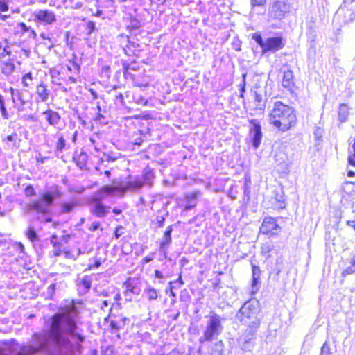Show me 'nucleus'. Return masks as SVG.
Here are the masks:
<instances>
[{
	"instance_id": "nucleus-1",
	"label": "nucleus",
	"mask_w": 355,
	"mask_h": 355,
	"mask_svg": "<svg viewBox=\"0 0 355 355\" xmlns=\"http://www.w3.org/2000/svg\"><path fill=\"white\" fill-rule=\"evenodd\" d=\"M78 311L74 305L67 306L49 319L46 331L35 333L26 344L15 340L0 341V355H74L69 336L80 343L85 337L77 326Z\"/></svg>"
},
{
	"instance_id": "nucleus-2",
	"label": "nucleus",
	"mask_w": 355,
	"mask_h": 355,
	"mask_svg": "<svg viewBox=\"0 0 355 355\" xmlns=\"http://www.w3.org/2000/svg\"><path fill=\"white\" fill-rule=\"evenodd\" d=\"M296 120L294 110L280 101L275 103L269 116L270 123L281 131L289 130L295 124Z\"/></svg>"
},
{
	"instance_id": "nucleus-3",
	"label": "nucleus",
	"mask_w": 355,
	"mask_h": 355,
	"mask_svg": "<svg viewBox=\"0 0 355 355\" xmlns=\"http://www.w3.org/2000/svg\"><path fill=\"white\" fill-rule=\"evenodd\" d=\"M259 303L256 299L245 302L237 312L236 317L240 322L248 327L249 333L252 335L260 325L259 314Z\"/></svg>"
},
{
	"instance_id": "nucleus-4",
	"label": "nucleus",
	"mask_w": 355,
	"mask_h": 355,
	"mask_svg": "<svg viewBox=\"0 0 355 355\" xmlns=\"http://www.w3.org/2000/svg\"><path fill=\"white\" fill-rule=\"evenodd\" d=\"M60 191L57 188L47 191L40 195L37 200L26 205L28 211H35L38 214H47L55 198L60 197Z\"/></svg>"
},
{
	"instance_id": "nucleus-5",
	"label": "nucleus",
	"mask_w": 355,
	"mask_h": 355,
	"mask_svg": "<svg viewBox=\"0 0 355 355\" xmlns=\"http://www.w3.org/2000/svg\"><path fill=\"white\" fill-rule=\"evenodd\" d=\"M116 191V187L106 185L100 189L93 198V204L90 209V212L98 218H104L109 212L110 207H106L102 200L107 196L112 195Z\"/></svg>"
},
{
	"instance_id": "nucleus-6",
	"label": "nucleus",
	"mask_w": 355,
	"mask_h": 355,
	"mask_svg": "<svg viewBox=\"0 0 355 355\" xmlns=\"http://www.w3.org/2000/svg\"><path fill=\"white\" fill-rule=\"evenodd\" d=\"M223 329L222 318L215 313H211L207 321L203 336L200 337L199 342L203 343L205 341L213 340L221 334Z\"/></svg>"
},
{
	"instance_id": "nucleus-7",
	"label": "nucleus",
	"mask_w": 355,
	"mask_h": 355,
	"mask_svg": "<svg viewBox=\"0 0 355 355\" xmlns=\"http://www.w3.org/2000/svg\"><path fill=\"white\" fill-rule=\"evenodd\" d=\"M252 39L261 48L263 54L267 52L275 53L282 49L285 46V42L282 36L270 37L263 40L259 33H254Z\"/></svg>"
},
{
	"instance_id": "nucleus-8",
	"label": "nucleus",
	"mask_w": 355,
	"mask_h": 355,
	"mask_svg": "<svg viewBox=\"0 0 355 355\" xmlns=\"http://www.w3.org/2000/svg\"><path fill=\"white\" fill-rule=\"evenodd\" d=\"M290 11V5L286 0H277L270 6L268 11L270 20H282Z\"/></svg>"
},
{
	"instance_id": "nucleus-9",
	"label": "nucleus",
	"mask_w": 355,
	"mask_h": 355,
	"mask_svg": "<svg viewBox=\"0 0 355 355\" xmlns=\"http://www.w3.org/2000/svg\"><path fill=\"white\" fill-rule=\"evenodd\" d=\"M35 21L44 25H51L56 21L54 12L49 10H39L33 14Z\"/></svg>"
},
{
	"instance_id": "nucleus-10",
	"label": "nucleus",
	"mask_w": 355,
	"mask_h": 355,
	"mask_svg": "<svg viewBox=\"0 0 355 355\" xmlns=\"http://www.w3.org/2000/svg\"><path fill=\"white\" fill-rule=\"evenodd\" d=\"M252 126L250 128V139L252 141V146L254 148H257L261 142L262 132L261 127L257 120L252 119L250 121Z\"/></svg>"
},
{
	"instance_id": "nucleus-11",
	"label": "nucleus",
	"mask_w": 355,
	"mask_h": 355,
	"mask_svg": "<svg viewBox=\"0 0 355 355\" xmlns=\"http://www.w3.org/2000/svg\"><path fill=\"white\" fill-rule=\"evenodd\" d=\"M280 227L277 225L275 218L266 217L264 218L260 227V231L264 234L274 235L279 231Z\"/></svg>"
},
{
	"instance_id": "nucleus-12",
	"label": "nucleus",
	"mask_w": 355,
	"mask_h": 355,
	"mask_svg": "<svg viewBox=\"0 0 355 355\" xmlns=\"http://www.w3.org/2000/svg\"><path fill=\"white\" fill-rule=\"evenodd\" d=\"M252 282L251 285V293L255 294L259 289V286L261 284L260 277H261V270L259 266L252 263Z\"/></svg>"
},
{
	"instance_id": "nucleus-13",
	"label": "nucleus",
	"mask_w": 355,
	"mask_h": 355,
	"mask_svg": "<svg viewBox=\"0 0 355 355\" xmlns=\"http://www.w3.org/2000/svg\"><path fill=\"white\" fill-rule=\"evenodd\" d=\"M282 86L290 92H293L295 88V81L293 72L291 69L284 71L282 78Z\"/></svg>"
},
{
	"instance_id": "nucleus-14",
	"label": "nucleus",
	"mask_w": 355,
	"mask_h": 355,
	"mask_svg": "<svg viewBox=\"0 0 355 355\" xmlns=\"http://www.w3.org/2000/svg\"><path fill=\"white\" fill-rule=\"evenodd\" d=\"M344 7L347 8L345 13L346 22H352L355 19V11H352L355 8V0H344Z\"/></svg>"
},
{
	"instance_id": "nucleus-15",
	"label": "nucleus",
	"mask_w": 355,
	"mask_h": 355,
	"mask_svg": "<svg viewBox=\"0 0 355 355\" xmlns=\"http://www.w3.org/2000/svg\"><path fill=\"white\" fill-rule=\"evenodd\" d=\"M173 231V227L171 225L167 227L166 230L164 232L162 241L160 243V250L162 252V253L166 257V248L170 245V244L172 242V238H171V233Z\"/></svg>"
},
{
	"instance_id": "nucleus-16",
	"label": "nucleus",
	"mask_w": 355,
	"mask_h": 355,
	"mask_svg": "<svg viewBox=\"0 0 355 355\" xmlns=\"http://www.w3.org/2000/svg\"><path fill=\"white\" fill-rule=\"evenodd\" d=\"M200 196L201 193L199 191H196L190 194L187 195L186 205L184 209L188 211L193 208L197 204L198 198Z\"/></svg>"
},
{
	"instance_id": "nucleus-17",
	"label": "nucleus",
	"mask_w": 355,
	"mask_h": 355,
	"mask_svg": "<svg viewBox=\"0 0 355 355\" xmlns=\"http://www.w3.org/2000/svg\"><path fill=\"white\" fill-rule=\"evenodd\" d=\"M43 114L46 115V120H47L49 124L51 125H56L60 122V116L55 111H53L51 110H48L43 112Z\"/></svg>"
},
{
	"instance_id": "nucleus-18",
	"label": "nucleus",
	"mask_w": 355,
	"mask_h": 355,
	"mask_svg": "<svg viewBox=\"0 0 355 355\" xmlns=\"http://www.w3.org/2000/svg\"><path fill=\"white\" fill-rule=\"evenodd\" d=\"M92 276H84L78 280L79 290L84 293L87 292L92 286Z\"/></svg>"
},
{
	"instance_id": "nucleus-19",
	"label": "nucleus",
	"mask_w": 355,
	"mask_h": 355,
	"mask_svg": "<svg viewBox=\"0 0 355 355\" xmlns=\"http://www.w3.org/2000/svg\"><path fill=\"white\" fill-rule=\"evenodd\" d=\"M144 184L142 180L137 177L134 180L128 182L123 188V191L139 190L141 189Z\"/></svg>"
},
{
	"instance_id": "nucleus-20",
	"label": "nucleus",
	"mask_w": 355,
	"mask_h": 355,
	"mask_svg": "<svg viewBox=\"0 0 355 355\" xmlns=\"http://www.w3.org/2000/svg\"><path fill=\"white\" fill-rule=\"evenodd\" d=\"M141 179L144 182V184H146L149 187H151L153 185V182L154 179V174L153 170L149 167L145 168L143 170L142 178Z\"/></svg>"
},
{
	"instance_id": "nucleus-21",
	"label": "nucleus",
	"mask_w": 355,
	"mask_h": 355,
	"mask_svg": "<svg viewBox=\"0 0 355 355\" xmlns=\"http://www.w3.org/2000/svg\"><path fill=\"white\" fill-rule=\"evenodd\" d=\"M36 94L42 102H46L49 96V91L44 83H40L36 88Z\"/></svg>"
},
{
	"instance_id": "nucleus-22",
	"label": "nucleus",
	"mask_w": 355,
	"mask_h": 355,
	"mask_svg": "<svg viewBox=\"0 0 355 355\" xmlns=\"http://www.w3.org/2000/svg\"><path fill=\"white\" fill-rule=\"evenodd\" d=\"M73 159L76 163V165L80 168L83 169L86 167L87 155L85 152H81L79 155H75Z\"/></svg>"
},
{
	"instance_id": "nucleus-23",
	"label": "nucleus",
	"mask_w": 355,
	"mask_h": 355,
	"mask_svg": "<svg viewBox=\"0 0 355 355\" xmlns=\"http://www.w3.org/2000/svg\"><path fill=\"white\" fill-rule=\"evenodd\" d=\"M349 115V107L346 104H341L338 108V119L341 122L347 121Z\"/></svg>"
},
{
	"instance_id": "nucleus-24",
	"label": "nucleus",
	"mask_w": 355,
	"mask_h": 355,
	"mask_svg": "<svg viewBox=\"0 0 355 355\" xmlns=\"http://www.w3.org/2000/svg\"><path fill=\"white\" fill-rule=\"evenodd\" d=\"M224 344L222 340L216 341L211 347V355H223Z\"/></svg>"
},
{
	"instance_id": "nucleus-25",
	"label": "nucleus",
	"mask_w": 355,
	"mask_h": 355,
	"mask_svg": "<svg viewBox=\"0 0 355 355\" xmlns=\"http://www.w3.org/2000/svg\"><path fill=\"white\" fill-rule=\"evenodd\" d=\"M144 294L146 295L148 300H155L158 297V291L153 287H147L144 291Z\"/></svg>"
},
{
	"instance_id": "nucleus-26",
	"label": "nucleus",
	"mask_w": 355,
	"mask_h": 355,
	"mask_svg": "<svg viewBox=\"0 0 355 355\" xmlns=\"http://www.w3.org/2000/svg\"><path fill=\"white\" fill-rule=\"evenodd\" d=\"M140 293V289L133 285L130 283L126 284V290L125 291V296L126 297H129L130 299L131 294H136L139 295Z\"/></svg>"
},
{
	"instance_id": "nucleus-27",
	"label": "nucleus",
	"mask_w": 355,
	"mask_h": 355,
	"mask_svg": "<svg viewBox=\"0 0 355 355\" xmlns=\"http://www.w3.org/2000/svg\"><path fill=\"white\" fill-rule=\"evenodd\" d=\"M17 137V134L16 132H14L10 135H8L6 138L3 139V141L6 142V144L9 147H17L16 141Z\"/></svg>"
},
{
	"instance_id": "nucleus-28",
	"label": "nucleus",
	"mask_w": 355,
	"mask_h": 355,
	"mask_svg": "<svg viewBox=\"0 0 355 355\" xmlns=\"http://www.w3.org/2000/svg\"><path fill=\"white\" fill-rule=\"evenodd\" d=\"M275 159L277 164L279 165H283L284 166H287L286 163L287 157L283 152L276 153L275 155Z\"/></svg>"
},
{
	"instance_id": "nucleus-29",
	"label": "nucleus",
	"mask_w": 355,
	"mask_h": 355,
	"mask_svg": "<svg viewBox=\"0 0 355 355\" xmlns=\"http://www.w3.org/2000/svg\"><path fill=\"white\" fill-rule=\"evenodd\" d=\"M254 101L257 103L256 108L260 110H263L265 108V103L261 94H258L257 92H254Z\"/></svg>"
},
{
	"instance_id": "nucleus-30",
	"label": "nucleus",
	"mask_w": 355,
	"mask_h": 355,
	"mask_svg": "<svg viewBox=\"0 0 355 355\" xmlns=\"http://www.w3.org/2000/svg\"><path fill=\"white\" fill-rule=\"evenodd\" d=\"M350 263L351 265L343 271V277H345L348 275H351L355 272V255L352 259Z\"/></svg>"
},
{
	"instance_id": "nucleus-31",
	"label": "nucleus",
	"mask_w": 355,
	"mask_h": 355,
	"mask_svg": "<svg viewBox=\"0 0 355 355\" xmlns=\"http://www.w3.org/2000/svg\"><path fill=\"white\" fill-rule=\"evenodd\" d=\"M348 162L352 166H355V138L352 148L349 150Z\"/></svg>"
},
{
	"instance_id": "nucleus-32",
	"label": "nucleus",
	"mask_w": 355,
	"mask_h": 355,
	"mask_svg": "<svg viewBox=\"0 0 355 355\" xmlns=\"http://www.w3.org/2000/svg\"><path fill=\"white\" fill-rule=\"evenodd\" d=\"M26 234L31 241H35L37 239V234L35 230L31 226L28 227Z\"/></svg>"
},
{
	"instance_id": "nucleus-33",
	"label": "nucleus",
	"mask_w": 355,
	"mask_h": 355,
	"mask_svg": "<svg viewBox=\"0 0 355 355\" xmlns=\"http://www.w3.org/2000/svg\"><path fill=\"white\" fill-rule=\"evenodd\" d=\"M312 23H314L312 20H311L310 24L309 25V31L307 34L309 35V38L311 42H314L316 38L315 30L314 29Z\"/></svg>"
},
{
	"instance_id": "nucleus-34",
	"label": "nucleus",
	"mask_w": 355,
	"mask_h": 355,
	"mask_svg": "<svg viewBox=\"0 0 355 355\" xmlns=\"http://www.w3.org/2000/svg\"><path fill=\"white\" fill-rule=\"evenodd\" d=\"M75 205L71 202H64L61 205L62 213H69L71 212Z\"/></svg>"
},
{
	"instance_id": "nucleus-35",
	"label": "nucleus",
	"mask_w": 355,
	"mask_h": 355,
	"mask_svg": "<svg viewBox=\"0 0 355 355\" xmlns=\"http://www.w3.org/2000/svg\"><path fill=\"white\" fill-rule=\"evenodd\" d=\"M15 66L14 64L10 62H7L5 64L4 67L3 68V73L5 74H10L15 71Z\"/></svg>"
},
{
	"instance_id": "nucleus-36",
	"label": "nucleus",
	"mask_w": 355,
	"mask_h": 355,
	"mask_svg": "<svg viewBox=\"0 0 355 355\" xmlns=\"http://www.w3.org/2000/svg\"><path fill=\"white\" fill-rule=\"evenodd\" d=\"M250 339L251 338L247 339L246 338H241V341L243 342V344L241 345V349L243 350L250 351L251 349L250 341Z\"/></svg>"
},
{
	"instance_id": "nucleus-37",
	"label": "nucleus",
	"mask_w": 355,
	"mask_h": 355,
	"mask_svg": "<svg viewBox=\"0 0 355 355\" xmlns=\"http://www.w3.org/2000/svg\"><path fill=\"white\" fill-rule=\"evenodd\" d=\"M96 30L95 23L93 21H89L86 24L87 35H92Z\"/></svg>"
},
{
	"instance_id": "nucleus-38",
	"label": "nucleus",
	"mask_w": 355,
	"mask_h": 355,
	"mask_svg": "<svg viewBox=\"0 0 355 355\" xmlns=\"http://www.w3.org/2000/svg\"><path fill=\"white\" fill-rule=\"evenodd\" d=\"M350 187H352L350 191H355V182L347 181L345 182L343 186V189L345 192H348V190L350 189Z\"/></svg>"
},
{
	"instance_id": "nucleus-39",
	"label": "nucleus",
	"mask_w": 355,
	"mask_h": 355,
	"mask_svg": "<svg viewBox=\"0 0 355 355\" xmlns=\"http://www.w3.org/2000/svg\"><path fill=\"white\" fill-rule=\"evenodd\" d=\"M32 80V73L31 72L26 73L22 78V83L24 87H28Z\"/></svg>"
},
{
	"instance_id": "nucleus-40",
	"label": "nucleus",
	"mask_w": 355,
	"mask_h": 355,
	"mask_svg": "<svg viewBox=\"0 0 355 355\" xmlns=\"http://www.w3.org/2000/svg\"><path fill=\"white\" fill-rule=\"evenodd\" d=\"M24 193L27 197H31L35 196L36 193L33 187L31 184L28 185L24 189Z\"/></svg>"
},
{
	"instance_id": "nucleus-41",
	"label": "nucleus",
	"mask_w": 355,
	"mask_h": 355,
	"mask_svg": "<svg viewBox=\"0 0 355 355\" xmlns=\"http://www.w3.org/2000/svg\"><path fill=\"white\" fill-rule=\"evenodd\" d=\"M65 139H64V137L62 136H60L59 138H58V141L57 142V144H56V148L58 150L62 152V150L65 147Z\"/></svg>"
},
{
	"instance_id": "nucleus-42",
	"label": "nucleus",
	"mask_w": 355,
	"mask_h": 355,
	"mask_svg": "<svg viewBox=\"0 0 355 355\" xmlns=\"http://www.w3.org/2000/svg\"><path fill=\"white\" fill-rule=\"evenodd\" d=\"M323 133H324V130L322 128H321L320 127L315 128V129L314 130V136H315V139L320 140V139H322V137L323 136Z\"/></svg>"
},
{
	"instance_id": "nucleus-43",
	"label": "nucleus",
	"mask_w": 355,
	"mask_h": 355,
	"mask_svg": "<svg viewBox=\"0 0 355 355\" xmlns=\"http://www.w3.org/2000/svg\"><path fill=\"white\" fill-rule=\"evenodd\" d=\"M320 355H331L330 347L327 343L323 344Z\"/></svg>"
},
{
	"instance_id": "nucleus-44",
	"label": "nucleus",
	"mask_w": 355,
	"mask_h": 355,
	"mask_svg": "<svg viewBox=\"0 0 355 355\" xmlns=\"http://www.w3.org/2000/svg\"><path fill=\"white\" fill-rule=\"evenodd\" d=\"M266 2V0H251V4L253 8L263 6Z\"/></svg>"
},
{
	"instance_id": "nucleus-45",
	"label": "nucleus",
	"mask_w": 355,
	"mask_h": 355,
	"mask_svg": "<svg viewBox=\"0 0 355 355\" xmlns=\"http://www.w3.org/2000/svg\"><path fill=\"white\" fill-rule=\"evenodd\" d=\"M18 27L21 29V31L25 33H28L31 28L30 26H28L26 25L25 23L24 22H20L18 24Z\"/></svg>"
},
{
	"instance_id": "nucleus-46",
	"label": "nucleus",
	"mask_w": 355,
	"mask_h": 355,
	"mask_svg": "<svg viewBox=\"0 0 355 355\" xmlns=\"http://www.w3.org/2000/svg\"><path fill=\"white\" fill-rule=\"evenodd\" d=\"M123 227L122 226H118L114 232V236L116 239H119L123 234Z\"/></svg>"
},
{
	"instance_id": "nucleus-47",
	"label": "nucleus",
	"mask_w": 355,
	"mask_h": 355,
	"mask_svg": "<svg viewBox=\"0 0 355 355\" xmlns=\"http://www.w3.org/2000/svg\"><path fill=\"white\" fill-rule=\"evenodd\" d=\"M165 217L164 216H158L157 217V225L158 227H162L164 225Z\"/></svg>"
},
{
	"instance_id": "nucleus-48",
	"label": "nucleus",
	"mask_w": 355,
	"mask_h": 355,
	"mask_svg": "<svg viewBox=\"0 0 355 355\" xmlns=\"http://www.w3.org/2000/svg\"><path fill=\"white\" fill-rule=\"evenodd\" d=\"M101 264V261L99 259H95L94 265H89L88 270H92L94 268H98Z\"/></svg>"
},
{
	"instance_id": "nucleus-49",
	"label": "nucleus",
	"mask_w": 355,
	"mask_h": 355,
	"mask_svg": "<svg viewBox=\"0 0 355 355\" xmlns=\"http://www.w3.org/2000/svg\"><path fill=\"white\" fill-rule=\"evenodd\" d=\"M100 227V223L99 222H94L91 227H89V230L94 232L96 230H98Z\"/></svg>"
},
{
	"instance_id": "nucleus-50",
	"label": "nucleus",
	"mask_w": 355,
	"mask_h": 355,
	"mask_svg": "<svg viewBox=\"0 0 355 355\" xmlns=\"http://www.w3.org/2000/svg\"><path fill=\"white\" fill-rule=\"evenodd\" d=\"M105 119V116L100 112H98L94 120L97 122L103 123V119Z\"/></svg>"
},
{
	"instance_id": "nucleus-51",
	"label": "nucleus",
	"mask_w": 355,
	"mask_h": 355,
	"mask_svg": "<svg viewBox=\"0 0 355 355\" xmlns=\"http://www.w3.org/2000/svg\"><path fill=\"white\" fill-rule=\"evenodd\" d=\"M262 252L268 253L271 250V247L270 244L266 243L261 247Z\"/></svg>"
},
{
	"instance_id": "nucleus-52",
	"label": "nucleus",
	"mask_w": 355,
	"mask_h": 355,
	"mask_svg": "<svg viewBox=\"0 0 355 355\" xmlns=\"http://www.w3.org/2000/svg\"><path fill=\"white\" fill-rule=\"evenodd\" d=\"M55 284H51L49 287H48V291H47V293L49 295H53V293H54L55 290Z\"/></svg>"
},
{
	"instance_id": "nucleus-53",
	"label": "nucleus",
	"mask_w": 355,
	"mask_h": 355,
	"mask_svg": "<svg viewBox=\"0 0 355 355\" xmlns=\"http://www.w3.org/2000/svg\"><path fill=\"white\" fill-rule=\"evenodd\" d=\"M0 10H1L2 12H6L8 10V6L6 3L1 1H0Z\"/></svg>"
},
{
	"instance_id": "nucleus-54",
	"label": "nucleus",
	"mask_w": 355,
	"mask_h": 355,
	"mask_svg": "<svg viewBox=\"0 0 355 355\" xmlns=\"http://www.w3.org/2000/svg\"><path fill=\"white\" fill-rule=\"evenodd\" d=\"M153 260V254H152L150 256L148 255V256H146L143 259H142V261L143 263H149L151 261Z\"/></svg>"
},
{
	"instance_id": "nucleus-55",
	"label": "nucleus",
	"mask_w": 355,
	"mask_h": 355,
	"mask_svg": "<svg viewBox=\"0 0 355 355\" xmlns=\"http://www.w3.org/2000/svg\"><path fill=\"white\" fill-rule=\"evenodd\" d=\"M28 37H31V38H33V39H35L37 36V33L36 32L32 29L31 28H30L29 31L28 32Z\"/></svg>"
},
{
	"instance_id": "nucleus-56",
	"label": "nucleus",
	"mask_w": 355,
	"mask_h": 355,
	"mask_svg": "<svg viewBox=\"0 0 355 355\" xmlns=\"http://www.w3.org/2000/svg\"><path fill=\"white\" fill-rule=\"evenodd\" d=\"M245 77L246 74L243 75V83L241 85V96H243V93L245 92Z\"/></svg>"
},
{
	"instance_id": "nucleus-57",
	"label": "nucleus",
	"mask_w": 355,
	"mask_h": 355,
	"mask_svg": "<svg viewBox=\"0 0 355 355\" xmlns=\"http://www.w3.org/2000/svg\"><path fill=\"white\" fill-rule=\"evenodd\" d=\"M89 92L91 93L92 96V99L93 100H96L98 98V95L97 94L96 92H95L93 89H89Z\"/></svg>"
},
{
	"instance_id": "nucleus-58",
	"label": "nucleus",
	"mask_w": 355,
	"mask_h": 355,
	"mask_svg": "<svg viewBox=\"0 0 355 355\" xmlns=\"http://www.w3.org/2000/svg\"><path fill=\"white\" fill-rule=\"evenodd\" d=\"M1 113L2 117L4 119H9L10 116H9V114H8V112L6 109L4 110L3 111H1Z\"/></svg>"
},
{
	"instance_id": "nucleus-59",
	"label": "nucleus",
	"mask_w": 355,
	"mask_h": 355,
	"mask_svg": "<svg viewBox=\"0 0 355 355\" xmlns=\"http://www.w3.org/2000/svg\"><path fill=\"white\" fill-rule=\"evenodd\" d=\"M155 276L158 279L164 278V275H162V272L158 270H155Z\"/></svg>"
},
{
	"instance_id": "nucleus-60",
	"label": "nucleus",
	"mask_w": 355,
	"mask_h": 355,
	"mask_svg": "<svg viewBox=\"0 0 355 355\" xmlns=\"http://www.w3.org/2000/svg\"><path fill=\"white\" fill-rule=\"evenodd\" d=\"M110 304V302L108 300H104L102 302V306H101L102 309H104L105 307L109 306Z\"/></svg>"
},
{
	"instance_id": "nucleus-61",
	"label": "nucleus",
	"mask_w": 355,
	"mask_h": 355,
	"mask_svg": "<svg viewBox=\"0 0 355 355\" xmlns=\"http://www.w3.org/2000/svg\"><path fill=\"white\" fill-rule=\"evenodd\" d=\"M116 99L119 101L121 103H123V94L121 93L117 94L116 96Z\"/></svg>"
},
{
	"instance_id": "nucleus-62",
	"label": "nucleus",
	"mask_w": 355,
	"mask_h": 355,
	"mask_svg": "<svg viewBox=\"0 0 355 355\" xmlns=\"http://www.w3.org/2000/svg\"><path fill=\"white\" fill-rule=\"evenodd\" d=\"M17 96L18 100L20 101L21 105H24L26 104V101L21 98V96L19 92Z\"/></svg>"
},
{
	"instance_id": "nucleus-63",
	"label": "nucleus",
	"mask_w": 355,
	"mask_h": 355,
	"mask_svg": "<svg viewBox=\"0 0 355 355\" xmlns=\"http://www.w3.org/2000/svg\"><path fill=\"white\" fill-rule=\"evenodd\" d=\"M57 239V236L53 234L51 236L50 241L55 246V240Z\"/></svg>"
},
{
	"instance_id": "nucleus-64",
	"label": "nucleus",
	"mask_w": 355,
	"mask_h": 355,
	"mask_svg": "<svg viewBox=\"0 0 355 355\" xmlns=\"http://www.w3.org/2000/svg\"><path fill=\"white\" fill-rule=\"evenodd\" d=\"M347 225L355 230V220H348Z\"/></svg>"
}]
</instances>
